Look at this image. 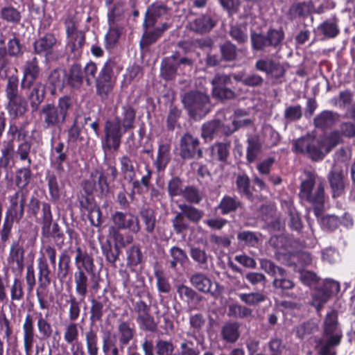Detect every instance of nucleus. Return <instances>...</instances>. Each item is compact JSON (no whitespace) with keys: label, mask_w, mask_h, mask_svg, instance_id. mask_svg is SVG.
Listing matches in <instances>:
<instances>
[{"label":"nucleus","mask_w":355,"mask_h":355,"mask_svg":"<svg viewBox=\"0 0 355 355\" xmlns=\"http://www.w3.org/2000/svg\"><path fill=\"white\" fill-rule=\"evenodd\" d=\"M313 9V5L311 1L297 2L291 6L288 15L291 19L297 17H306L312 12Z\"/></svg>","instance_id":"nucleus-34"},{"label":"nucleus","mask_w":355,"mask_h":355,"mask_svg":"<svg viewBox=\"0 0 355 355\" xmlns=\"http://www.w3.org/2000/svg\"><path fill=\"white\" fill-rule=\"evenodd\" d=\"M177 293L182 300L185 301L188 304H198L202 300V297L200 295L192 288L184 284L178 285L176 286Z\"/></svg>","instance_id":"nucleus-38"},{"label":"nucleus","mask_w":355,"mask_h":355,"mask_svg":"<svg viewBox=\"0 0 355 355\" xmlns=\"http://www.w3.org/2000/svg\"><path fill=\"white\" fill-rule=\"evenodd\" d=\"M181 196L187 202L193 204H199L202 199V193L198 189L194 186L184 187Z\"/></svg>","instance_id":"nucleus-58"},{"label":"nucleus","mask_w":355,"mask_h":355,"mask_svg":"<svg viewBox=\"0 0 355 355\" xmlns=\"http://www.w3.org/2000/svg\"><path fill=\"white\" fill-rule=\"evenodd\" d=\"M313 124L324 135L320 141V148L324 149L325 153H329L333 147V112L322 111L315 117Z\"/></svg>","instance_id":"nucleus-8"},{"label":"nucleus","mask_w":355,"mask_h":355,"mask_svg":"<svg viewBox=\"0 0 355 355\" xmlns=\"http://www.w3.org/2000/svg\"><path fill=\"white\" fill-rule=\"evenodd\" d=\"M315 184V176L311 173H306V179L302 181L301 184V189L300 196L302 199L306 200L310 203L315 205L314 212L316 216L321 214V206L324 202V191L323 186L320 184L318 186L317 190L314 193H312V190Z\"/></svg>","instance_id":"nucleus-6"},{"label":"nucleus","mask_w":355,"mask_h":355,"mask_svg":"<svg viewBox=\"0 0 355 355\" xmlns=\"http://www.w3.org/2000/svg\"><path fill=\"white\" fill-rule=\"evenodd\" d=\"M222 123L220 120H211L202 127V137L206 140H212L220 133Z\"/></svg>","instance_id":"nucleus-44"},{"label":"nucleus","mask_w":355,"mask_h":355,"mask_svg":"<svg viewBox=\"0 0 355 355\" xmlns=\"http://www.w3.org/2000/svg\"><path fill=\"white\" fill-rule=\"evenodd\" d=\"M178 56L173 55L165 58L161 67V76L166 80H172L177 73Z\"/></svg>","instance_id":"nucleus-36"},{"label":"nucleus","mask_w":355,"mask_h":355,"mask_svg":"<svg viewBox=\"0 0 355 355\" xmlns=\"http://www.w3.org/2000/svg\"><path fill=\"white\" fill-rule=\"evenodd\" d=\"M81 187L85 193L97 192L101 197H105L110 191L107 175L103 170H95L90 173L88 179L81 182Z\"/></svg>","instance_id":"nucleus-11"},{"label":"nucleus","mask_w":355,"mask_h":355,"mask_svg":"<svg viewBox=\"0 0 355 355\" xmlns=\"http://www.w3.org/2000/svg\"><path fill=\"white\" fill-rule=\"evenodd\" d=\"M230 142H218L211 148V154L213 159L219 162H225L230 155Z\"/></svg>","instance_id":"nucleus-46"},{"label":"nucleus","mask_w":355,"mask_h":355,"mask_svg":"<svg viewBox=\"0 0 355 355\" xmlns=\"http://www.w3.org/2000/svg\"><path fill=\"white\" fill-rule=\"evenodd\" d=\"M252 314V310L247 306H242L237 304H232L228 306V315L245 318L250 317Z\"/></svg>","instance_id":"nucleus-61"},{"label":"nucleus","mask_w":355,"mask_h":355,"mask_svg":"<svg viewBox=\"0 0 355 355\" xmlns=\"http://www.w3.org/2000/svg\"><path fill=\"white\" fill-rule=\"evenodd\" d=\"M24 345L27 354L31 353L35 342L34 320L31 314H27L22 325Z\"/></svg>","instance_id":"nucleus-26"},{"label":"nucleus","mask_w":355,"mask_h":355,"mask_svg":"<svg viewBox=\"0 0 355 355\" xmlns=\"http://www.w3.org/2000/svg\"><path fill=\"white\" fill-rule=\"evenodd\" d=\"M71 271V257L67 250H63L59 255L56 277L60 282H63Z\"/></svg>","instance_id":"nucleus-33"},{"label":"nucleus","mask_w":355,"mask_h":355,"mask_svg":"<svg viewBox=\"0 0 355 355\" xmlns=\"http://www.w3.org/2000/svg\"><path fill=\"white\" fill-rule=\"evenodd\" d=\"M74 283L76 293L83 300L87 295L89 286L87 275L94 273V261L93 257L80 247L76 249Z\"/></svg>","instance_id":"nucleus-2"},{"label":"nucleus","mask_w":355,"mask_h":355,"mask_svg":"<svg viewBox=\"0 0 355 355\" xmlns=\"http://www.w3.org/2000/svg\"><path fill=\"white\" fill-rule=\"evenodd\" d=\"M101 248L106 261L108 262L111 266L116 267V262L119 259V257L121 253L118 245H112L110 241H107L102 245Z\"/></svg>","instance_id":"nucleus-41"},{"label":"nucleus","mask_w":355,"mask_h":355,"mask_svg":"<svg viewBox=\"0 0 355 355\" xmlns=\"http://www.w3.org/2000/svg\"><path fill=\"white\" fill-rule=\"evenodd\" d=\"M31 143L28 140H24L17 146L15 150V158L26 164L28 166H31L33 163L31 157Z\"/></svg>","instance_id":"nucleus-45"},{"label":"nucleus","mask_w":355,"mask_h":355,"mask_svg":"<svg viewBox=\"0 0 355 355\" xmlns=\"http://www.w3.org/2000/svg\"><path fill=\"white\" fill-rule=\"evenodd\" d=\"M31 176L32 173L30 169V166L27 165L26 167H23L18 169L16 171L15 176V184L17 187L19 189L25 188L30 183Z\"/></svg>","instance_id":"nucleus-55"},{"label":"nucleus","mask_w":355,"mask_h":355,"mask_svg":"<svg viewBox=\"0 0 355 355\" xmlns=\"http://www.w3.org/2000/svg\"><path fill=\"white\" fill-rule=\"evenodd\" d=\"M220 54L225 62H234L237 60L239 50L230 41H225L219 46Z\"/></svg>","instance_id":"nucleus-43"},{"label":"nucleus","mask_w":355,"mask_h":355,"mask_svg":"<svg viewBox=\"0 0 355 355\" xmlns=\"http://www.w3.org/2000/svg\"><path fill=\"white\" fill-rule=\"evenodd\" d=\"M240 325L236 322H226L221 328L220 334L223 340L228 343L236 342L239 337Z\"/></svg>","instance_id":"nucleus-42"},{"label":"nucleus","mask_w":355,"mask_h":355,"mask_svg":"<svg viewBox=\"0 0 355 355\" xmlns=\"http://www.w3.org/2000/svg\"><path fill=\"white\" fill-rule=\"evenodd\" d=\"M121 171L124 180L132 182L136 177V169L138 164L135 159L129 155H123L119 159Z\"/></svg>","instance_id":"nucleus-31"},{"label":"nucleus","mask_w":355,"mask_h":355,"mask_svg":"<svg viewBox=\"0 0 355 355\" xmlns=\"http://www.w3.org/2000/svg\"><path fill=\"white\" fill-rule=\"evenodd\" d=\"M1 17L8 23L17 24L19 23L21 16L19 10L9 6L1 8Z\"/></svg>","instance_id":"nucleus-57"},{"label":"nucleus","mask_w":355,"mask_h":355,"mask_svg":"<svg viewBox=\"0 0 355 355\" xmlns=\"http://www.w3.org/2000/svg\"><path fill=\"white\" fill-rule=\"evenodd\" d=\"M241 207H242V202L235 197L229 196H225L218 205V209L223 215L234 212Z\"/></svg>","instance_id":"nucleus-47"},{"label":"nucleus","mask_w":355,"mask_h":355,"mask_svg":"<svg viewBox=\"0 0 355 355\" xmlns=\"http://www.w3.org/2000/svg\"><path fill=\"white\" fill-rule=\"evenodd\" d=\"M24 248L19 241L12 242L8 259L12 270L22 272L24 268Z\"/></svg>","instance_id":"nucleus-22"},{"label":"nucleus","mask_w":355,"mask_h":355,"mask_svg":"<svg viewBox=\"0 0 355 355\" xmlns=\"http://www.w3.org/2000/svg\"><path fill=\"white\" fill-rule=\"evenodd\" d=\"M184 189L183 182L179 177H173L167 184V191L171 198L181 196Z\"/></svg>","instance_id":"nucleus-59"},{"label":"nucleus","mask_w":355,"mask_h":355,"mask_svg":"<svg viewBox=\"0 0 355 355\" xmlns=\"http://www.w3.org/2000/svg\"><path fill=\"white\" fill-rule=\"evenodd\" d=\"M8 108L9 112L15 116H21L27 110V102L21 95L8 98Z\"/></svg>","instance_id":"nucleus-40"},{"label":"nucleus","mask_w":355,"mask_h":355,"mask_svg":"<svg viewBox=\"0 0 355 355\" xmlns=\"http://www.w3.org/2000/svg\"><path fill=\"white\" fill-rule=\"evenodd\" d=\"M118 69L115 61L108 60L96 78V94L101 100H107L112 94L116 80L115 73Z\"/></svg>","instance_id":"nucleus-4"},{"label":"nucleus","mask_w":355,"mask_h":355,"mask_svg":"<svg viewBox=\"0 0 355 355\" xmlns=\"http://www.w3.org/2000/svg\"><path fill=\"white\" fill-rule=\"evenodd\" d=\"M78 22L75 17L69 15L64 20L67 38L66 51L68 59L78 60L82 54L85 44V33L78 30Z\"/></svg>","instance_id":"nucleus-3"},{"label":"nucleus","mask_w":355,"mask_h":355,"mask_svg":"<svg viewBox=\"0 0 355 355\" xmlns=\"http://www.w3.org/2000/svg\"><path fill=\"white\" fill-rule=\"evenodd\" d=\"M112 220L118 229L128 230L134 234L141 230L138 217L130 212L117 211L112 214Z\"/></svg>","instance_id":"nucleus-18"},{"label":"nucleus","mask_w":355,"mask_h":355,"mask_svg":"<svg viewBox=\"0 0 355 355\" xmlns=\"http://www.w3.org/2000/svg\"><path fill=\"white\" fill-rule=\"evenodd\" d=\"M169 254L171 260L168 261L169 267L175 269L178 264L184 266L188 260L186 252L178 246H173L170 249Z\"/></svg>","instance_id":"nucleus-48"},{"label":"nucleus","mask_w":355,"mask_h":355,"mask_svg":"<svg viewBox=\"0 0 355 355\" xmlns=\"http://www.w3.org/2000/svg\"><path fill=\"white\" fill-rule=\"evenodd\" d=\"M38 287L36 291L37 298L41 309H49V304L46 300L48 294V286L50 285L51 279L50 277L51 270L47 261L44 258L38 259Z\"/></svg>","instance_id":"nucleus-12"},{"label":"nucleus","mask_w":355,"mask_h":355,"mask_svg":"<svg viewBox=\"0 0 355 355\" xmlns=\"http://www.w3.org/2000/svg\"><path fill=\"white\" fill-rule=\"evenodd\" d=\"M127 264L131 266H136L141 263L143 259V254L138 245L130 247L126 252Z\"/></svg>","instance_id":"nucleus-63"},{"label":"nucleus","mask_w":355,"mask_h":355,"mask_svg":"<svg viewBox=\"0 0 355 355\" xmlns=\"http://www.w3.org/2000/svg\"><path fill=\"white\" fill-rule=\"evenodd\" d=\"M139 216L144 224L145 231L149 234H153L157 221L155 210L148 206L143 207L139 211Z\"/></svg>","instance_id":"nucleus-37"},{"label":"nucleus","mask_w":355,"mask_h":355,"mask_svg":"<svg viewBox=\"0 0 355 355\" xmlns=\"http://www.w3.org/2000/svg\"><path fill=\"white\" fill-rule=\"evenodd\" d=\"M135 110L130 105H125L122 107L121 112L112 120L128 132L135 128Z\"/></svg>","instance_id":"nucleus-24"},{"label":"nucleus","mask_w":355,"mask_h":355,"mask_svg":"<svg viewBox=\"0 0 355 355\" xmlns=\"http://www.w3.org/2000/svg\"><path fill=\"white\" fill-rule=\"evenodd\" d=\"M332 287V281L324 280L322 285L315 288L313 294V305L315 306L318 310L330 298Z\"/></svg>","instance_id":"nucleus-27"},{"label":"nucleus","mask_w":355,"mask_h":355,"mask_svg":"<svg viewBox=\"0 0 355 355\" xmlns=\"http://www.w3.org/2000/svg\"><path fill=\"white\" fill-rule=\"evenodd\" d=\"M212 85V94L214 97L220 100L234 99L236 94L227 85L232 84L231 74L217 73L211 81Z\"/></svg>","instance_id":"nucleus-15"},{"label":"nucleus","mask_w":355,"mask_h":355,"mask_svg":"<svg viewBox=\"0 0 355 355\" xmlns=\"http://www.w3.org/2000/svg\"><path fill=\"white\" fill-rule=\"evenodd\" d=\"M216 25V21L209 15H202L190 23L191 30L198 33L209 32Z\"/></svg>","instance_id":"nucleus-30"},{"label":"nucleus","mask_w":355,"mask_h":355,"mask_svg":"<svg viewBox=\"0 0 355 355\" xmlns=\"http://www.w3.org/2000/svg\"><path fill=\"white\" fill-rule=\"evenodd\" d=\"M10 205L7 209L6 216L15 219L19 223L23 218L24 214V206L26 203V195L22 191H16L9 198Z\"/></svg>","instance_id":"nucleus-20"},{"label":"nucleus","mask_w":355,"mask_h":355,"mask_svg":"<svg viewBox=\"0 0 355 355\" xmlns=\"http://www.w3.org/2000/svg\"><path fill=\"white\" fill-rule=\"evenodd\" d=\"M284 38L282 30L270 29L266 35L252 32L250 34L252 49L254 51H264L266 47L277 48Z\"/></svg>","instance_id":"nucleus-10"},{"label":"nucleus","mask_w":355,"mask_h":355,"mask_svg":"<svg viewBox=\"0 0 355 355\" xmlns=\"http://www.w3.org/2000/svg\"><path fill=\"white\" fill-rule=\"evenodd\" d=\"M239 297L243 302L249 306H257L259 303L264 302L267 298L266 295L262 292L241 293Z\"/></svg>","instance_id":"nucleus-56"},{"label":"nucleus","mask_w":355,"mask_h":355,"mask_svg":"<svg viewBox=\"0 0 355 355\" xmlns=\"http://www.w3.org/2000/svg\"><path fill=\"white\" fill-rule=\"evenodd\" d=\"M254 67L257 70L264 72L275 79L283 78L286 72V69L279 62L269 58L258 60Z\"/></svg>","instance_id":"nucleus-19"},{"label":"nucleus","mask_w":355,"mask_h":355,"mask_svg":"<svg viewBox=\"0 0 355 355\" xmlns=\"http://www.w3.org/2000/svg\"><path fill=\"white\" fill-rule=\"evenodd\" d=\"M237 191L248 198H251L252 193L250 189V179L245 174L239 175L236 180Z\"/></svg>","instance_id":"nucleus-60"},{"label":"nucleus","mask_w":355,"mask_h":355,"mask_svg":"<svg viewBox=\"0 0 355 355\" xmlns=\"http://www.w3.org/2000/svg\"><path fill=\"white\" fill-rule=\"evenodd\" d=\"M302 116V108L299 104L287 106L284 112V119L287 123L297 121Z\"/></svg>","instance_id":"nucleus-64"},{"label":"nucleus","mask_w":355,"mask_h":355,"mask_svg":"<svg viewBox=\"0 0 355 355\" xmlns=\"http://www.w3.org/2000/svg\"><path fill=\"white\" fill-rule=\"evenodd\" d=\"M66 76L67 84L74 89L80 88L85 80L83 70L78 64H74L70 67Z\"/></svg>","instance_id":"nucleus-32"},{"label":"nucleus","mask_w":355,"mask_h":355,"mask_svg":"<svg viewBox=\"0 0 355 355\" xmlns=\"http://www.w3.org/2000/svg\"><path fill=\"white\" fill-rule=\"evenodd\" d=\"M40 73V67L39 62L36 57L26 62L23 69V78L21 83V87L24 89H31L35 80L39 78Z\"/></svg>","instance_id":"nucleus-21"},{"label":"nucleus","mask_w":355,"mask_h":355,"mask_svg":"<svg viewBox=\"0 0 355 355\" xmlns=\"http://www.w3.org/2000/svg\"><path fill=\"white\" fill-rule=\"evenodd\" d=\"M182 214L184 217L187 218L190 221L193 223H198L204 216L202 211L196 208L195 207L182 203L178 205Z\"/></svg>","instance_id":"nucleus-50"},{"label":"nucleus","mask_w":355,"mask_h":355,"mask_svg":"<svg viewBox=\"0 0 355 355\" xmlns=\"http://www.w3.org/2000/svg\"><path fill=\"white\" fill-rule=\"evenodd\" d=\"M182 102L189 115L195 120L205 117L210 111L209 96L205 93L193 90L182 96Z\"/></svg>","instance_id":"nucleus-5"},{"label":"nucleus","mask_w":355,"mask_h":355,"mask_svg":"<svg viewBox=\"0 0 355 355\" xmlns=\"http://www.w3.org/2000/svg\"><path fill=\"white\" fill-rule=\"evenodd\" d=\"M295 150L307 155L313 160L322 159L325 153L324 149H318L315 146V140L311 135L304 136L294 142Z\"/></svg>","instance_id":"nucleus-17"},{"label":"nucleus","mask_w":355,"mask_h":355,"mask_svg":"<svg viewBox=\"0 0 355 355\" xmlns=\"http://www.w3.org/2000/svg\"><path fill=\"white\" fill-rule=\"evenodd\" d=\"M91 303L89 320L92 323H95L98 321H101L102 319L104 314L105 301L100 300V297H98V298H92Z\"/></svg>","instance_id":"nucleus-49"},{"label":"nucleus","mask_w":355,"mask_h":355,"mask_svg":"<svg viewBox=\"0 0 355 355\" xmlns=\"http://www.w3.org/2000/svg\"><path fill=\"white\" fill-rule=\"evenodd\" d=\"M286 206L288 214V223L289 227L297 232L300 231L302 228V223L299 213L292 203L286 202Z\"/></svg>","instance_id":"nucleus-52"},{"label":"nucleus","mask_w":355,"mask_h":355,"mask_svg":"<svg viewBox=\"0 0 355 355\" xmlns=\"http://www.w3.org/2000/svg\"><path fill=\"white\" fill-rule=\"evenodd\" d=\"M57 43L58 40L53 33H46L33 43L34 52L37 54H45L47 55L51 53Z\"/></svg>","instance_id":"nucleus-25"},{"label":"nucleus","mask_w":355,"mask_h":355,"mask_svg":"<svg viewBox=\"0 0 355 355\" xmlns=\"http://www.w3.org/2000/svg\"><path fill=\"white\" fill-rule=\"evenodd\" d=\"M122 128L112 120H107L105 123V137L102 141V147L104 152L110 150H118L121 143V138L124 133Z\"/></svg>","instance_id":"nucleus-14"},{"label":"nucleus","mask_w":355,"mask_h":355,"mask_svg":"<svg viewBox=\"0 0 355 355\" xmlns=\"http://www.w3.org/2000/svg\"><path fill=\"white\" fill-rule=\"evenodd\" d=\"M42 213L41 232L42 236L47 239L50 237L53 238L58 248H61L63 241L60 242V240L62 239L64 234L60 231L58 223H53L51 206L49 203H43Z\"/></svg>","instance_id":"nucleus-13"},{"label":"nucleus","mask_w":355,"mask_h":355,"mask_svg":"<svg viewBox=\"0 0 355 355\" xmlns=\"http://www.w3.org/2000/svg\"><path fill=\"white\" fill-rule=\"evenodd\" d=\"M144 295L148 299V302L140 299L134 304V312L136 314V321L141 330L155 332L157 329V323L150 313L151 302L150 300V294L148 292H144Z\"/></svg>","instance_id":"nucleus-7"},{"label":"nucleus","mask_w":355,"mask_h":355,"mask_svg":"<svg viewBox=\"0 0 355 355\" xmlns=\"http://www.w3.org/2000/svg\"><path fill=\"white\" fill-rule=\"evenodd\" d=\"M67 148L64 146L63 142H58L53 147L52 155L53 159L52 165L55 171L61 174L64 172V163L67 160Z\"/></svg>","instance_id":"nucleus-29"},{"label":"nucleus","mask_w":355,"mask_h":355,"mask_svg":"<svg viewBox=\"0 0 355 355\" xmlns=\"http://www.w3.org/2000/svg\"><path fill=\"white\" fill-rule=\"evenodd\" d=\"M260 267L266 273L274 277L272 286L275 288L285 291L293 288V282L288 277V274L283 268L266 259L260 260Z\"/></svg>","instance_id":"nucleus-9"},{"label":"nucleus","mask_w":355,"mask_h":355,"mask_svg":"<svg viewBox=\"0 0 355 355\" xmlns=\"http://www.w3.org/2000/svg\"><path fill=\"white\" fill-rule=\"evenodd\" d=\"M37 331L42 339L49 338L53 333V328L50 322L40 313L37 320Z\"/></svg>","instance_id":"nucleus-62"},{"label":"nucleus","mask_w":355,"mask_h":355,"mask_svg":"<svg viewBox=\"0 0 355 355\" xmlns=\"http://www.w3.org/2000/svg\"><path fill=\"white\" fill-rule=\"evenodd\" d=\"M200 141L189 133L184 134L180 141V155L184 159H200L203 156Z\"/></svg>","instance_id":"nucleus-16"},{"label":"nucleus","mask_w":355,"mask_h":355,"mask_svg":"<svg viewBox=\"0 0 355 355\" xmlns=\"http://www.w3.org/2000/svg\"><path fill=\"white\" fill-rule=\"evenodd\" d=\"M190 256L203 269L207 268L208 261L211 258L205 249L200 247H192L190 249Z\"/></svg>","instance_id":"nucleus-51"},{"label":"nucleus","mask_w":355,"mask_h":355,"mask_svg":"<svg viewBox=\"0 0 355 355\" xmlns=\"http://www.w3.org/2000/svg\"><path fill=\"white\" fill-rule=\"evenodd\" d=\"M117 329L119 342L123 345H128L135 336L134 324L128 321L119 322Z\"/></svg>","instance_id":"nucleus-39"},{"label":"nucleus","mask_w":355,"mask_h":355,"mask_svg":"<svg viewBox=\"0 0 355 355\" xmlns=\"http://www.w3.org/2000/svg\"><path fill=\"white\" fill-rule=\"evenodd\" d=\"M28 95L30 105L33 112L39 110L40 105L44 101L46 96V85L41 82L33 83Z\"/></svg>","instance_id":"nucleus-28"},{"label":"nucleus","mask_w":355,"mask_h":355,"mask_svg":"<svg viewBox=\"0 0 355 355\" xmlns=\"http://www.w3.org/2000/svg\"><path fill=\"white\" fill-rule=\"evenodd\" d=\"M73 106V100L69 96L60 97L57 105L46 103L39 110V118L45 129L60 128L65 123L69 110Z\"/></svg>","instance_id":"nucleus-1"},{"label":"nucleus","mask_w":355,"mask_h":355,"mask_svg":"<svg viewBox=\"0 0 355 355\" xmlns=\"http://www.w3.org/2000/svg\"><path fill=\"white\" fill-rule=\"evenodd\" d=\"M246 159L248 164L254 162L258 159L261 153V144L257 136H250L247 139Z\"/></svg>","instance_id":"nucleus-35"},{"label":"nucleus","mask_w":355,"mask_h":355,"mask_svg":"<svg viewBox=\"0 0 355 355\" xmlns=\"http://www.w3.org/2000/svg\"><path fill=\"white\" fill-rule=\"evenodd\" d=\"M190 282L191 285L195 287L198 291L209 293L211 296L216 297L218 295L216 289L212 290L211 280L202 272H195L190 277Z\"/></svg>","instance_id":"nucleus-23"},{"label":"nucleus","mask_w":355,"mask_h":355,"mask_svg":"<svg viewBox=\"0 0 355 355\" xmlns=\"http://www.w3.org/2000/svg\"><path fill=\"white\" fill-rule=\"evenodd\" d=\"M324 332L328 337V341L322 347L320 355H330L333 346V319L331 313L327 314L324 321Z\"/></svg>","instance_id":"nucleus-53"},{"label":"nucleus","mask_w":355,"mask_h":355,"mask_svg":"<svg viewBox=\"0 0 355 355\" xmlns=\"http://www.w3.org/2000/svg\"><path fill=\"white\" fill-rule=\"evenodd\" d=\"M14 157H15V150L13 140L12 139L8 141L1 149L0 166L6 168Z\"/></svg>","instance_id":"nucleus-54"}]
</instances>
